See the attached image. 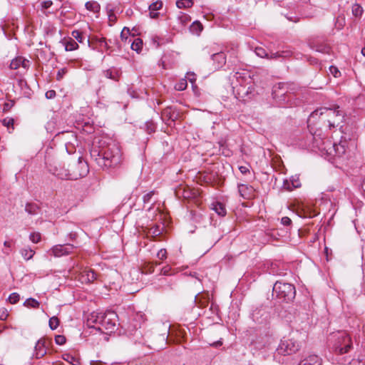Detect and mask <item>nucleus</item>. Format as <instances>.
Instances as JSON below:
<instances>
[{"label":"nucleus","instance_id":"nucleus-48","mask_svg":"<svg viewBox=\"0 0 365 365\" xmlns=\"http://www.w3.org/2000/svg\"><path fill=\"white\" fill-rule=\"evenodd\" d=\"M155 194V191H150L148 193L145 194L143 197V200L145 204H148L151 201V198L153 197V195Z\"/></svg>","mask_w":365,"mask_h":365},{"label":"nucleus","instance_id":"nucleus-45","mask_svg":"<svg viewBox=\"0 0 365 365\" xmlns=\"http://www.w3.org/2000/svg\"><path fill=\"white\" fill-rule=\"evenodd\" d=\"M280 58L285 59L289 58L292 55V52L290 50L279 51Z\"/></svg>","mask_w":365,"mask_h":365},{"label":"nucleus","instance_id":"nucleus-42","mask_svg":"<svg viewBox=\"0 0 365 365\" xmlns=\"http://www.w3.org/2000/svg\"><path fill=\"white\" fill-rule=\"evenodd\" d=\"M256 54L261 58H267L268 57V53L266 50L262 47H257L255 48Z\"/></svg>","mask_w":365,"mask_h":365},{"label":"nucleus","instance_id":"nucleus-11","mask_svg":"<svg viewBox=\"0 0 365 365\" xmlns=\"http://www.w3.org/2000/svg\"><path fill=\"white\" fill-rule=\"evenodd\" d=\"M29 60L22 56H18L14 58L10 63V68L18 70L20 75L24 74L30 67Z\"/></svg>","mask_w":365,"mask_h":365},{"label":"nucleus","instance_id":"nucleus-8","mask_svg":"<svg viewBox=\"0 0 365 365\" xmlns=\"http://www.w3.org/2000/svg\"><path fill=\"white\" fill-rule=\"evenodd\" d=\"M142 315L135 314L128 319V321L123 326L125 329V333L129 336H133L135 343H141V338L143 336L141 329L140 319Z\"/></svg>","mask_w":365,"mask_h":365},{"label":"nucleus","instance_id":"nucleus-10","mask_svg":"<svg viewBox=\"0 0 365 365\" xmlns=\"http://www.w3.org/2000/svg\"><path fill=\"white\" fill-rule=\"evenodd\" d=\"M339 106L335 108L334 109L328 108H320L316 109L310 114V118H317V117H320L323 114L326 113L328 119H331L332 120H337L336 118H339L340 121L342 122V119L344 118V115L341 110H339Z\"/></svg>","mask_w":365,"mask_h":365},{"label":"nucleus","instance_id":"nucleus-54","mask_svg":"<svg viewBox=\"0 0 365 365\" xmlns=\"http://www.w3.org/2000/svg\"><path fill=\"white\" fill-rule=\"evenodd\" d=\"M66 72H67V69L66 68H63L58 70L57 75H56V80L61 81L63 78V76L66 73Z\"/></svg>","mask_w":365,"mask_h":365},{"label":"nucleus","instance_id":"nucleus-29","mask_svg":"<svg viewBox=\"0 0 365 365\" xmlns=\"http://www.w3.org/2000/svg\"><path fill=\"white\" fill-rule=\"evenodd\" d=\"M163 230V227H160V225H156L150 228V233L152 235L154 240H156V238L162 235Z\"/></svg>","mask_w":365,"mask_h":365},{"label":"nucleus","instance_id":"nucleus-46","mask_svg":"<svg viewBox=\"0 0 365 365\" xmlns=\"http://www.w3.org/2000/svg\"><path fill=\"white\" fill-rule=\"evenodd\" d=\"M20 297L19 294L14 292L10 294L9 297V301L11 304H15L19 301Z\"/></svg>","mask_w":365,"mask_h":365},{"label":"nucleus","instance_id":"nucleus-17","mask_svg":"<svg viewBox=\"0 0 365 365\" xmlns=\"http://www.w3.org/2000/svg\"><path fill=\"white\" fill-rule=\"evenodd\" d=\"M211 58L215 69H220L225 65L226 56L224 52L214 53L211 56Z\"/></svg>","mask_w":365,"mask_h":365},{"label":"nucleus","instance_id":"nucleus-36","mask_svg":"<svg viewBox=\"0 0 365 365\" xmlns=\"http://www.w3.org/2000/svg\"><path fill=\"white\" fill-rule=\"evenodd\" d=\"M72 38L76 39L78 42L82 43L84 37L83 33L78 30H74L71 33Z\"/></svg>","mask_w":365,"mask_h":365},{"label":"nucleus","instance_id":"nucleus-49","mask_svg":"<svg viewBox=\"0 0 365 365\" xmlns=\"http://www.w3.org/2000/svg\"><path fill=\"white\" fill-rule=\"evenodd\" d=\"M29 239L34 243H37L39 242L41 239L40 233L38 232H33L30 235Z\"/></svg>","mask_w":365,"mask_h":365},{"label":"nucleus","instance_id":"nucleus-20","mask_svg":"<svg viewBox=\"0 0 365 365\" xmlns=\"http://www.w3.org/2000/svg\"><path fill=\"white\" fill-rule=\"evenodd\" d=\"M238 191L243 198L249 199L253 195L254 189L252 186L245 185V184H240L238 185Z\"/></svg>","mask_w":365,"mask_h":365},{"label":"nucleus","instance_id":"nucleus-13","mask_svg":"<svg viewBox=\"0 0 365 365\" xmlns=\"http://www.w3.org/2000/svg\"><path fill=\"white\" fill-rule=\"evenodd\" d=\"M179 112L176 108L173 106H168L161 112L162 120L169 126L172 125V123H175L179 117Z\"/></svg>","mask_w":365,"mask_h":365},{"label":"nucleus","instance_id":"nucleus-26","mask_svg":"<svg viewBox=\"0 0 365 365\" xmlns=\"http://www.w3.org/2000/svg\"><path fill=\"white\" fill-rule=\"evenodd\" d=\"M63 359L72 365H79L80 359L79 358L73 356L71 354H64L63 355Z\"/></svg>","mask_w":365,"mask_h":365},{"label":"nucleus","instance_id":"nucleus-50","mask_svg":"<svg viewBox=\"0 0 365 365\" xmlns=\"http://www.w3.org/2000/svg\"><path fill=\"white\" fill-rule=\"evenodd\" d=\"M329 71L335 78H337L341 76V72L339 71L338 68L334 66H331L329 67Z\"/></svg>","mask_w":365,"mask_h":365},{"label":"nucleus","instance_id":"nucleus-19","mask_svg":"<svg viewBox=\"0 0 365 365\" xmlns=\"http://www.w3.org/2000/svg\"><path fill=\"white\" fill-rule=\"evenodd\" d=\"M46 338L42 337L40 339L35 346L34 355L36 359H40L46 355Z\"/></svg>","mask_w":365,"mask_h":365},{"label":"nucleus","instance_id":"nucleus-6","mask_svg":"<svg viewBox=\"0 0 365 365\" xmlns=\"http://www.w3.org/2000/svg\"><path fill=\"white\" fill-rule=\"evenodd\" d=\"M272 292L279 300L287 303L292 302L296 296L294 285L282 281H277L274 283Z\"/></svg>","mask_w":365,"mask_h":365},{"label":"nucleus","instance_id":"nucleus-35","mask_svg":"<svg viewBox=\"0 0 365 365\" xmlns=\"http://www.w3.org/2000/svg\"><path fill=\"white\" fill-rule=\"evenodd\" d=\"M22 257L26 259H30L34 255V251L30 248H24L21 251Z\"/></svg>","mask_w":365,"mask_h":365},{"label":"nucleus","instance_id":"nucleus-43","mask_svg":"<svg viewBox=\"0 0 365 365\" xmlns=\"http://www.w3.org/2000/svg\"><path fill=\"white\" fill-rule=\"evenodd\" d=\"M14 120L13 118H5L2 120L3 125L7 127L9 130H10L11 128L14 130Z\"/></svg>","mask_w":365,"mask_h":365},{"label":"nucleus","instance_id":"nucleus-2","mask_svg":"<svg viewBox=\"0 0 365 365\" xmlns=\"http://www.w3.org/2000/svg\"><path fill=\"white\" fill-rule=\"evenodd\" d=\"M100 145L93 144L90 149L91 158L103 169L115 168L122 161L120 148L115 143Z\"/></svg>","mask_w":365,"mask_h":365},{"label":"nucleus","instance_id":"nucleus-57","mask_svg":"<svg viewBox=\"0 0 365 365\" xmlns=\"http://www.w3.org/2000/svg\"><path fill=\"white\" fill-rule=\"evenodd\" d=\"M281 222L284 226H289L292 224V220L288 217H283L281 220Z\"/></svg>","mask_w":365,"mask_h":365},{"label":"nucleus","instance_id":"nucleus-4","mask_svg":"<svg viewBox=\"0 0 365 365\" xmlns=\"http://www.w3.org/2000/svg\"><path fill=\"white\" fill-rule=\"evenodd\" d=\"M328 344L330 351L336 356L348 354L354 348L351 338L345 331L331 333L328 336Z\"/></svg>","mask_w":365,"mask_h":365},{"label":"nucleus","instance_id":"nucleus-21","mask_svg":"<svg viewBox=\"0 0 365 365\" xmlns=\"http://www.w3.org/2000/svg\"><path fill=\"white\" fill-rule=\"evenodd\" d=\"M299 365H322V360L317 355L312 354L302 360Z\"/></svg>","mask_w":365,"mask_h":365},{"label":"nucleus","instance_id":"nucleus-56","mask_svg":"<svg viewBox=\"0 0 365 365\" xmlns=\"http://www.w3.org/2000/svg\"><path fill=\"white\" fill-rule=\"evenodd\" d=\"M9 314L6 309H1L0 310V319L1 320H6L8 317Z\"/></svg>","mask_w":365,"mask_h":365},{"label":"nucleus","instance_id":"nucleus-28","mask_svg":"<svg viewBox=\"0 0 365 365\" xmlns=\"http://www.w3.org/2000/svg\"><path fill=\"white\" fill-rule=\"evenodd\" d=\"M194 4L192 0H178L176 1V6L179 9H187L191 8Z\"/></svg>","mask_w":365,"mask_h":365},{"label":"nucleus","instance_id":"nucleus-51","mask_svg":"<svg viewBox=\"0 0 365 365\" xmlns=\"http://www.w3.org/2000/svg\"><path fill=\"white\" fill-rule=\"evenodd\" d=\"M66 337L63 335H56L55 336V341L58 345H63L66 343Z\"/></svg>","mask_w":365,"mask_h":365},{"label":"nucleus","instance_id":"nucleus-34","mask_svg":"<svg viewBox=\"0 0 365 365\" xmlns=\"http://www.w3.org/2000/svg\"><path fill=\"white\" fill-rule=\"evenodd\" d=\"M363 8L358 4H354L352 7V14L356 17H361L363 14Z\"/></svg>","mask_w":365,"mask_h":365},{"label":"nucleus","instance_id":"nucleus-18","mask_svg":"<svg viewBox=\"0 0 365 365\" xmlns=\"http://www.w3.org/2000/svg\"><path fill=\"white\" fill-rule=\"evenodd\" d=\"M301 187V182L298 176H292L290 180H284L283 182V187L289 191L293 188H299Z\"/></svg>","mask_w":365,"mask_h":365},{"label":"nucleus","instance_id":"nucleus-12","mask_svg":"<svg viewBox=\"0 0 365 365\" xmlns=\"http://www.w3.org/2000/svg\"><path fill=\"white\" fill-rule=\"evenodd\" d=\"M252 320L258 324H265L269 319V313L263 306L257 307L251 314Z\"/></svg>","mask_w":365,"mask_h":365},{"label":"nucleus","instance_id":"nucleus-25","mask_svg":"<svg viewBox=\"0 0 365 365\" xmlns=\"http://www.w3.org/2000/svg\"><path fill=\"white\" fill-rule=\"evenodd\" d=\"M86 9L94 13L100 11V4L96 1H87L85 4Z\"/></svg>","mask_w":365,"mask_h":365},{"label":"nucleus","instance_id":"nucleus-9","mask_svg":"<svg viewBox=\"0 0 365 365\" xmlns=\"http://www.w3.org/2000/svg\"><path fill=\"white\" fill-rule=\"evenodd\" d=\"M300 346V343L297 340L293 338H283L277 347L276 351L279 355H291L298 351Z\"/></svg>","mask_w":365,"mask_h":365},{"label":"nucleus","instance_id":"nucleus-64","mask_svg":"<svg viewBox=\"0 0 365 365\" xmlns=\"http://www.w3.org/2000/svg\"><path fill=\"white\" fill-rule=\"evenodd\" d=\"M239 170L242 174L250 173L249 168L246 166H240Z\"/></svg>","mask_w":365,"mask_h":365},{"label":"nucleus","instance_id":"nucleus-16","mask_svg":"<svg viewBox=\"0 0 365 365\" xmlns=\"http://www.w3.org/2000/svg\"><path fill=\"white\" fill-rule=\"evenodd\" d=\"M309 46L310 48L322 53H329L330 51V47L324 41H321L318 38L310 39Z\"/></svg>","mask_w":365,"mask_h":365},{"label":"nucleus","instance_id":"nucleus-15","mask_svg":"<svg viewBox=\"0 0 365 365\" xmlns=\"http://www.w3.org/2000/svg\"><path fill=\"white\" fill-rule=\"evenodd\" d=\"M256 94L255 89L252 87H246L245 86H240L237 91V98L244 103L252 99Z\"/></svg>","mask_w":365,"mask_h":365},{"label":"nucleus","instance_id":"nucleus-52","mask_svg":"<svg viewBox=\"0 0 365 365\" xmlns=\"http://www.w3.org/2000/svg\"><path fill=\"white\" fill-rule=\"evenodd\" d=\"M160 274L163 275H171V267L169 265H166L161 269Z\"/></svg>","mask_w":365,"mask_h":365},{"label":"nucleus","instance_id":"nucleus-24","mask_svg":"<svg viewBox=\"0 0 365 365\" xmlns=\"http://www.w3.org/2000/svg\"><path fill=\"white\" fill-rule=\"evenodd\" d=\"M132 39L131 38H129L128 39V43H131V48L133 50V51H137L138 53H140L143 48V40L138 38H135L134 39L132 42H131Z\"/></svg>","mask_w":365,"mask_h":365},{"label":"nucleus","instance_id":"nucleus-7","mask_svg":"<svg viewBox=\"0 0 365 365\" xmlns=\"http://www.w3.org/2000/svg\"><path fill=\"white\" fill-rule=\"evenodd\" d=\"M168 329H165L163 333H148L145 334L146 339L141 343L147 344L150 349L159 351L164 349L168 343Z\"/></svg>","mask_w":365,"mask_h":365},{"label":"nucleus","instance_id":"nucleus-23","mask_svg":"<svg viewBox=\"0 0 365 365\" xmlns=\"http://www.w3.org/2000/svg\"><path fill=\"white\" fill-rule=\"evenodd\" d=\"M82 277L88 282H93L97 279L98 274L93 269H89L84 271Z\"/></svg>","mask_w":365,"mask_h":365},{"label":"nucleus","instance_id":"nucleus-40","mask_svg":"<svg viewBox=\"0 0 365 365\" xmlns=\"http://www.w3.org/2000/svg\"><path fill=\"white\" fill-rule=\"evenodd\" d=\"M24 304L28 307L36 308L38 307L39 303L36 299H34L33 298H30V299H26Z\"/></svg>","mask_w":365,"mask_h":365},{"label":"nucleus","instance_id":"nucleus-44","mask_svg":"<svg viewBox=\"0 0 365 365\" xmlns=\"http://www.w3.org/2000/svg\"><path fill=\"white\" fill-rule=\"evenodd\" d=\"M130 34V29L127 27H124L120 33V38L122 41H126L129 38L128 35Z\"/></svg>","mask_w":365,"mask_h":365},{"label":"nucleus","instance_id":"nucleus-22","mask_svg":"<svg viewBox=\"0 0 365 365\" xmlns=\"http://www.w3.org/2000/svg\"><path fill=\"white\" fill-rule=\"evenodd\" d=\"M66 51H74L78 48V43L72 38H65L63 42Z\"/></svg>","mask_w":365,"mask_h":365},{"label":"nucleus","instance_id":"nucleus-41","mask_svg":"<svg viewBox=\"0 0 365 365\" xmlns=\"http://www.w3.org/2000/svg\"><path fill=\"white\" fill-rule=\"evenodd\" d=\"M38 207L36 205L34 204H27L26 205V211L28 212L29 214H36V210H38Z\"/></svg>","mask_w":365,"mask_h":365},{"label":"nucleus","instance_id":"nucleus-63","mask_svg":"<svg viewBox=\"0 0 365 365\" xmlns=\"http://www.w3.org/2000/svg\"><path fill=\"white\" fill-rule=\"evenodd\" d=\"M149 15L151 19H158L159 17V13L155 11H150Z\"/></svg>","mask_w":365,"mask_h":365},{"label":"nucleus","instance_id":"nucleus-38","mask_svg":"<svg viewBox=\"0 0 365 365\" xmlns=\"http://www.w3.org/2000/svg\"><path fill=\"white\" fill-rule=\"evenodd\" d=\"M163 3L162 1L158 0L149 6V11H158L162 9Z\"/></svg>","mask_w":365,"mask_h":365},{"label":"nucleus","instance_id":"nucleus-5","mask_svg":"<svg viewBox=\"0 0 365 365\" xmlns=\"http://www.w3.org/2000/svg\"><path fill=\"white\" fill-rule=\"evenodd\" d=\"M88 323L99 324V330L105 329L108 332H113L118 322V315L115 312L108 311L105 313L92 314L88 319Z\"/></svg>","mask_w":365,"mask_h":365},{"label":"nucleus","instance_id":"nucleus-14","mask_svg":"<svg viewBox=\"0 0 365 365\" xmlns=\"http://www.w3.org/2000/svg\"><path fill=\"white\" fill-rule=\"evenodd\" d=\"M74 245L70 243L64 244V245H58L53 246L49 251L47 252L54 257H61L63 255H67L71 253L74 249Z\"/></svg>","mask_w":365,"mask_h":365},{"label":"nucleus","instance_id":"nucleus-60","mask_svg":"<svg viewBox=\"0 0 365 365\" xmlns=\"http://www.w3.org/2000/svg\"><path fill=\"white\" fill-rule=\"evenodd\" d=\"M267 58L269 59H279L280 56L279 54V51H277L274 53H270V54L268 53V57Z\"/></svg>","mask_w":365,"mask_h":365},{"label":"nucleus","instance_id":"nucleus-62","mask_svg":"<svg viewBox=\"0 0 365 365\" xmlns=\"http://www.w3.org/2000/svg\"><path fill=\"white\" fill-rule=\"evenodd\" d=\"M56 96V91L53 90L47 91V99L53 98Z\"/></svg>","mask_w":365,"mask_h":365},{"label":"nucleus","instance_id":"nucleus-61","mask_svg":"<svg viewBox=\"0 0 365 365\" xmlns=\"http://www.w3.org/2000/svg\"><path fill=\"white\" fill-rule=\"evenodd\" d=\"M107 41L108 42L109 45H116L118 48H120V43L118 41V40H112V39H107Z\"/></svg>","mask_w":365,"mask_h":365},{"label":"nucleus","instance_id":"nucleus-1","mask_svg":"<svg viewBox=\"0 0 365 365\" xmlns=\"http://www.w3.org/2000/svg\"><path fill=\"white\" fill-rule=\"evenodd\" d=\"M47 170L52 175L61 179L68 178L77 180L85 177L89 173L88 165L81 156L78 158L69 168L65 169L61 166V162L56 153L48 152L47 148Z\"/></svg>","mask_w":365,"mask_h":365},{"label":"nucleus","instance_id":"nucleus-39","mask_svg":"<svg viewBox=\"0 0 365 365\" xmlns=\"http://www.w3.org/2000/svg\"><path fill=\"white\" fill-rule=\"evenodd\" d=\"M152 43L155 45L156 48H159L162 44L165 43L164 39L158 36H153L151 37Z\"/></svg>","mask_w":365,"mask_h":365},{"label":"nucleus","instance_id":"nucleus-33","mask_svg":"<svg viewBox=\"0 0 365 365\" xmlns=\"http://www.w3.org/2000/svg\"><path fill=\"white\" fill-rule=\"evenodd\" d=\"M60 324V320L57 317H52L48 320V326L51 329L55 330L58 328Z\"/></svg>","mask_w":365,"mask_h":365},{"label":"nucleus","instance_id":"nucleus-58","mask_svg":"<svg viewBox=\"0 0 365 365\" xmlns=\"http://www.w3.org/2000/svg\"><path fill=\"white\" fill-rule=\"evenodd\" d=\"M327 122L329 123L328 125L330 130L339 124V120H332L331 119H328Z\"/></svg>","mask_w":365,"mask_h":365},{"label":"nucleus","instance_id":"nucleus-27","mask_svg":"<svg viewBox=\"0 0 365 365\" xmlns=\"http://www.w3.org/2000/svg\"><path fill=\"white\" fill-rule=\"evenodd\" d=\"M104 75L106 78L118 81L119 79L120 72L117 70L113 71L108 69L104 71Z\"/></svg>","mask_w":365,"mask_h":365},{"label":"nucleus","instance_id":"nucleus-37","mask_svg":"<svg viewBox=\"0 0 365 365\" xmlns=\"http://www.w3.org/2000/svg\"><path fill=\"white\" fill-rule=\"evenodd\" d=\"M187 86V81L186 79H181L178 83H177L175 86V88L177 91H184L186 89Z\"/></svg>","mask_w":365,"mask_h":365},{"label":"nucleus","instance_id":"nucleus-30","mask_svg":"<svg viewBox=\"0 0 365 365\" xmlns=\"http://www.w3.org/2000/svg\"><path fill=\"white\" fill-rule=\"evenodd\" d=\"M213 210L216 212V213L218 215L221 217H224L227 213L224 205L221 202H217L215 205H214Z\"/></svg>","mask_w":365,"mask_h":365},{"label":"nucleus","instance_id":"nucleus-32","mask_svg":"<svg viewBox=\"0 0 365 365\" xmlns=\"http://www.w3.org/2000/svg\"><path fill=\"white\" fill-rule=\"evenodd\" d=\"M144 126L145 130L149 134H151L155 131L156 125L153 120H148L145 122Z\"/></svg>","mask_w":365,"mask_h":365},{"label":"nucleus","instance_id":"nucleus-3","mask_svg":"<svg viewBox=\"0 0 365 365\" xmlns=\"http://www.w3.org/2000/svg\"><path fill=\"white\" fill-rule=\"evenodd\" d=\"M302 88L294 82H280L272 88V97L281 106H292L297 103L292 102L294 96L299 95Z\"/></svg>","mask_w":365,"mask_h":365},{"label":"nucleus","instance_id":"nucleus-55","mask_svg":"<svg viewBox=\"0 0 365 365\" xmlns=\"http://www.w3.org/2000/svg\"><path fill=\"white\" fill-rule=\"evenodd\" d=\"M14 106V101H10L9 102H6L4 104L3 110H4V111H9Z\"/></svg>","mask_w":365,"mask_h":365},{"label":"nucleus","instance_id":"nucleus-59","mask_svg":"<svg viewBox=\"0 0 365 365\" xmlns=\"http://www.w3.org/2000/svg\"><path fill=\"white\" fill-rule=\"evenodd\" d=\"M187 78H188V81L191 83V84H195V81H196V78H195V73H187Z\"/></svg>","mask_w":365,"mask_h":365},{"label":"nucleus","instance_id":"nucleus-47","mask_svg":"<svg viewBox=\"0 0 365 365\" xmlns=\"http://www.w3.org/2000/svg\"><path fill=\"white\" fill-rule=\"evenodd\" d=\"M178 19L180 21V22L182 24H186L187 22H188L189 21H190V17L186 14H184L182 12H180V16H178Z\"/></svg>","mask_w":365,"mask_h":365},{"label":"nucleus","instance_id":"nucleus-53","mask_svg":"<svg viewBox=\"0 0 365 365\" xmlns=\"http://www.w3.org/2000/svg\"><path fill=\"white\" fill-rule=\"evenodd\" d=\"M157 257L160 259H164L167 257V251L165 249L160 250L157 253Z\"/></svg>","mask_w":365,"mask_h":365},{"label":"nucleus","instance_id":"nucleus-31","mask_svg":"<svg viewBox=\"0 0 365 365\" xmlns=\"http://www.w3.org/2000/svg\"><path fill=\"white\" fill-rule=\"evenodd\" d=\"M203 27L200 22L195 21L190 26V31L194 34H199L202 31Z\"/></svg>","mask_w":365,"mask_h":365}]
</instances>
